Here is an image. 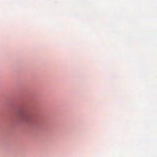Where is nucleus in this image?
<instances>
[{"label":"nucleus","instance_id":"obj_1","mask_svg":"<svg viewBox=\"0 0 157 157\" xmlns=\"http://www.w3.org/2000/svg\"><path fill=\"white\" fill-rule=\"evenodd\" d=\"M21 119L25 121L31 120L32 118V115L30 113H26L23 114L21 117Z\"/></svg>","mask_w":157,"mask_h":157}]
</instances>
